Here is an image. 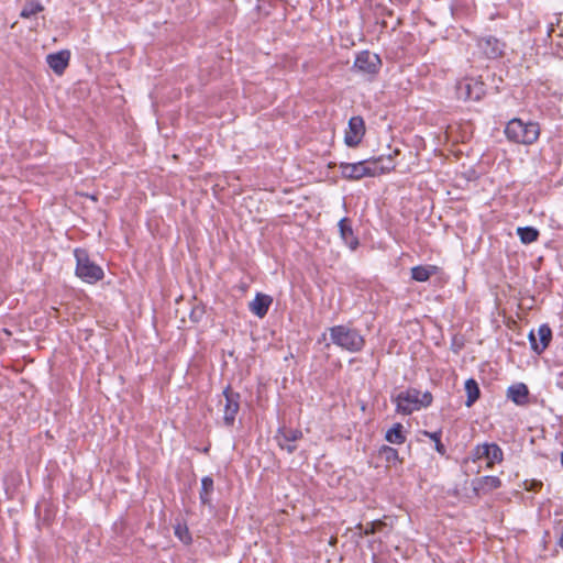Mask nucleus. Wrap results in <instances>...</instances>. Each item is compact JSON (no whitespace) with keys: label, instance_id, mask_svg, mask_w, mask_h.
I'll return each instance as SVG.
<instances>
[{"label":"nucleus","instance_id":"obj_1","mask_svg":"<svg viewBox=\"0 0 563 563\" xmlns=\"http://www.w3.org/2000/svg\"><path fill=\"white\" fill-rule=\"evenodd\" d=\"M506 139L515 144L532 145L541 133L540 124L534 121H527L519 118L509 120L504 130Z\"/></svg>","mask_w":563,"mask_h":563},{"label":"nucleus","instance_id":"obj_2","mask_svg":"<svg viewBox=\"0 0 563 563\" xmlns=\"http://www.w3.org/2000/svg\"><path fill=\"white\" fill-rule=\"evenodd\" d=\"M328 331L331 343L342 350L355 353L364 347L365 340L358 330L346 324H339L329 328Z\"/></svg>","mask_w":563,"mask_h":563},{"label":"nucleus","instance_id":"obj_3","mask_svg":"<svg viewBox=\"0 0 563 563\" xmlns=\"http://www.w3.org/2000/svg\"><path fill=\"white\" fill-rule=\"evenodd\" d=\"M433 397L430 391H420L416 388H408L399 393L394 399L396 411L401 415H410L432 404Z\"/></svg>","mask_w":563,"mask_h":563},{"label":"nucleus","instance_id":"obj_4","mask_svg":"<svg viewBox=\"0 0 563 563\" xmlns=\"http://www.w3.org/2000/svg\"><path fill=\"white\" fill-rule=\"evenodd\" d=\"M76 275L86 283L93 284L103 278V271L96 263L90 261L87 252L76 249Z\"/></svg>","mask_w":563,"mask_h":563},{"label":"nucleus","instance_id":"obj_5","mask_svg":"<svg viewBox=\"0 0 563 563\" xmlns=\"http://www.w3.org/2000/svg\"><path fill=\"white\" fill-rule=\"evenodd\" d=\"M485 95V85L477 78H463L456 84V97L463 101H478Z\"/></svg>","mask_w":563,"mask_h":563},{"label":"nucleus","instance_id":"obj_6","mask_svg":"<svg viewBox=\"0 0 563 563\" xmlns=\"http://www.w3.org/2000/svg\"><path fill=\"white\" fill-rule=\"evenodd\" d=\"M474 462L486 460L487 466L493 467L496 463H501L504 459L503 450L496 443H483L476 445L472 451Z\"/></svg>","mask_w":563,"mask_h":563},{"label":"nucleus","instance_id":"obj_7","mask_svg":"<svg viewBox=\"0 0 563 563\" xmlns=\"http://www.w3.org/2000/svg\"><path fill=\"white\" fill-rule=\"evenodd\" d=\"M222 396L223 399L219 400V405L223 406V421L225 426L231 427L240 408V395L232 391L230 387H227Z\"/></svg>","mask_w":563,"mask_h":563},{"label":"nucleus","instance_id":"obj_8","mask_svg":"<svg viewBox=\"0 0 563 563\" xmlns=\"http://www.w3.org/2000/svg\"><path fill=\"white\" fill-rule=\"evenodd\" d=\"M382 65L379 56L369 51H363L357 54L354 60V68L363 74H377Z\"/></svg>","mask_w":563,"mask_h":563},{"label":"nucleus","instance_id":"obj_9","mask_svg":"<svg viewBox=\"0 0 563 563\" xmlns=\"http://www.w3.org/2000/svg\"><path fill=\"white\" fill-rule=\"evenodd\" d=\"M365 134V123L362 117L355 115L349 120L344 134V143L350 147L357 146Z\"/></svg>","mask_w":563,"mask_h":563},{"label":"nucleus","instance_id":"obj_10","mask_svg":"<svg viewBox=\"0 0 563 563\" xmlns=\"http://www.w3.org/2000/svg\"><path fill=\"white\" fill-rule=\"evenodd\" d=\"M362 163L365 169L371 173L366 175L367 177H376L395 168V163L390 155L364 159Z\"/></svg>","mask_w":563,"mask_h":563},{"label":"nucleus","instance_id":"obj_11","mask_svg":"<svg viewBox=\"0 0 563 563\" xmlns=\"http://www.w3.org/2000/svg\"><path fill=\"white\" fill-rule=\"evenodd\" d=\"M302 438V432L299 429H278L276 439L278 445L286 450L288 453H292L296 450V445L294 444L297 440Z\"/></svg>","mask_w":563,"mask_h":563},{"label":"nucleus","instance_id":"obj_12","mask_svg":"<svg viewBox=\"0 0 563 563\" xmlns=\"http://www.w3.org/2000/svg\"><path fill=\"white\" fill-rule=\"evenodd\" d=\"M477 46L487 58H497L501 56L505 45L494 36H485L478 40Z\"/></svg>","mask_w":563,"mask_h":563},{"label":"nucleus","instance_id":"obj_13","mask_svg":"<svg viewBox=\"0 0 563 563\" xmlns=\"http://www.w3.org/2000/svg\"><path fill=\"white\" fill-rule=\"evenodd\" d=\"M339 168L342 177L346 179L358 180L367 177L366 175L371 174L365 169L362 161L357 163H341Z\"/></svg>","mask_w":563,"mask_h":563},{"label":"nucleus","instance_id":"obj_14","mask_svg":"<svg viewBox=\"0 0 563 563\" xmlns=\"http://www.w3.org/2000/svg\"><path fill=\"white\" fill-rule=\"evenodd\" d=\"M273 298L269 295L257 292L255 298L249 303L252 313L258 318H264L267 314Z\"/></svg>","mask_w":563,"mask_h":563},{"label":"nucleus","instance_id":"obj_15","mask_svg":"<svg viewBox=\"0 0 563 563\" xmlns=\"http://www.w3.org/2000/svg\"><path fill=\"white\" fill-rule=\"evenodd\" d=\"M70 54L68 51H60L57 53L48 54L46 62L55 74L62 75L69 63Z\"/></svg>","mask_w":563,"mask_h":563},{"label":"nucleus","instance_id":"obj_16","mask_svg":"<svg viewBox=\"0 0 563 563\" xmlns=\"http://www.w3.org/2000/svg\"><path fill=\"white\" fill-rule=\"evenodd\" d=\"M340 236L343 242L351 249L355 250L358 245V240L354 235L353 229L347 218H342L339 223Z\"/></svg>","mask_w":563,"mask_h":563},{"label":"nucleus","instance_id":"obj_17","mask_svg":"<svg viewBox=\"0 0 563 563\" xmlns=\"http://www.w3.org/2000/svg\"><path fill=\"white\" fill-rule=\"evenodd\" d=\"M529 390L527 385L518 383L507 389V397L516 405L522 406L528 402Z\"/></svg>","mask_w":563,"mask_h":563},{"label":"nucleus","instance_id":"obj_18","mask_svg":"<svg viewBox=\"0 0 563 563\" xmlns=\"http://www.w3.org/2000/svg\"><path fill=\"white\" fill-rule=\"evenodd\" d=\"M538 345H534V353L542 354L552 340V330L549 324L543 323L537 330Z\"/></svg>","mask_w":563,"mask_h":563},{"label":"nucleus","instance_id":"obj_19","mask_svg":"<svg viewBox=\"0 0 563 563\" xmlns=\"http://www.w3.org/2000/svg\"><path fill=\"white\" fill-rule=\"evenodd\" d=\"M356 529L360 531V536H368L377 532L387 534L390 531L388 523L383 520H374L366 523L365 526L358 523Z\"/></svg>","mask_w":563,"mask_h":563},{"label":"nucleus","instance_id":"obj_20","mask_svg":"<svg viewBox=\"0 0 563 563\" xmlns=\"http://www.w3.org/2000/svg\"><path fill=\"white\" fill-rule=\"evenodd\" d=\"M437 273V266L433 265H418L411 268V278L416 282H427L433 274Z\"/></svg>","mask_w":563,"mask_h":563},{"label":"nucleus","instance_id":"obj_21","mask_svg":"<svg viewBox=\"0 0 563 563\" xmlns=\"http://www.w3.org/2000/svg\"><path fill=\"white\" fill-rule=\"evenodd\" d=\"M213 492V479L205 476L201 479V489L199 494L200 503L205 506H211V494Z\"/></svg>","mask_w":563,"mask_h":563},{"label":"nucleus","instance_id":"obj_22","mask_svg":"<svg viewBox=\"0 0 563 563\" xmlns=\"http://www.w3.org/2000/svg\"><path fill=\"white\" fill-rule=\"evenodd\" d=\"M501 486V481L497 476H483L478 479L477 486L475 489L482 490L484 493H489L494 489H497Z\"/></svg>","mask_w":563,"mask_h":563},{"label":"nucleus","instance_id":"obj_23","mask_svg":"<svg viewBox=\"0 0 563 563\" xmlns=\"http://www.w3.org/2000/svg\"><path fill=\"white\" fill-rule=\"evenodd\" d=\"M465 391L467 396L465 405L467 407H471L479 398L481 395L478 384L476 383L475 379L468 378L465 382Z\"/></svg>","mask_w":563,"mask_h":563},{"label":"nucleus","instance_id":"obj_24","mask_svg":"<svg viewBox=\"0 0 563 563\" xmlns=\"http://www.w3.org/2000/svg\"><path fill=\"white\" fill-rule=\"evenodd\" d=\"M387 442L393 444H402L406 441V437L402 433V424L395 423L385 434Z\"/></svg>","mask_w":563,"mask_h":563},{"label":"nucleus","instance_id":"obj_25","mask_svg":"<svg viewBox=\"0 0 563 563\" xmlns=\"http://www.w3.org/2000/svg\"><path fill=\"white\" fill-rule=\"evenodd\" d=\"M517 234L523 244H530L537 241L539 231L533 227H520L517 229Z\"/></svg>","mask_w":563,"mask_h":563},{"label":"nucleus","instance_id":"obj_26","mask_svg":"<svg viewBox=\"0 0 563 563\" xmlns=\"http://www.w3.org/2000/svg\"><path fill=\"white\" fill-rule=\"evenodd\" d=\"M43 10L44 7L40 2L30 1L23 7L20 16L23 19H29L42 12Z\"/></svg>","mask_w":563,"mask_h":563},{"label":"nucleus","instance_id":"obj_27","mask_svg":"<svg viewBox=\"0 0 563 563\" xmlns=\"http://www.w3.org/2000/svg\"><path fill=\"white\" fill-rule=\"evenodd\" d=\"M423 434L426 437H428L429 439H431L433 441V443H435L437 452H439L442 455L445 453V448L441 442V431H437V432L423 431Z\"/></svg>","mask_w":563,"mask_h":563},{"label":"nucleus","instance_id":"obj_28","mask_svg":"<svg viewBox=\"0 0 563 563\" xmlns=\"http://www.w3.org/2000/svg\"><path fill=\"white\" fill-rule=\"evenodd\" d=\"M175 534L185 544H189L191 542V536L185 525H177L175 527Z\"/></svg>","mask_w":563,"mask_h":563},{"label":"nucleus","instance_id":"obj_29","mask_svg":"<svg viewBox=\"0 0 563 563\" xmlns=\"http://www.w3.org/2000/svg\"><path fill=\"white\" fill-rule=\"evenodd\" d=\"M380 454L387 462H397L399 460L398 451L391 446L384 445L380 449Z\"/></svg>","mask_w":563,"mask_h":563},{"label":"nucleus","instance_id":"obj_30","mask_svg":"<svg viewBox=\"0 0 563 563\" xmlns=\"http://www.w3.org/2000/svg\"><path fill=\"white\" fill-rule=\"evenodd\" d=\"M537 331H534L533 329L530 330L529 334H528V339H529V342H530V346H531V350L534 352V345H538V340H537Z\"/></svg>","mask_w":563,"mask_h":563},{"label":"nucleus","instance_id":"obj_31","mask_svg":"<svg viewBox=\"0 0 563 563\" xmlns=\"http://www.w3.org/2000/svg\"><path fill=\"white\" fill-rule=\"evenodd\" d=\"M561 464L563 465V450H562V453H561Z\"/></svg>","mask_w":563,"mask_h":563}]
</instances>
